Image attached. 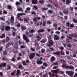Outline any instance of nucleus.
<instances>
[{"instance_id":"46","label":"nucleus","mask_w":77,"mask_h":77,"mask_svg":"<svg viewBox=\"0 0 77 77\" xmlns=\"http://www.w3.org/2000/svg\"><path fill=\"white\" fill-rule=\"evenodd\" d=\"M60 52H61V54H62V55H65V53H64V51H63L62 50H61L60 51Z\"/></svg>"},{"instance_id":"1","label":"nucleus","mask_w":77,"mask_h":77,"mask_svg":"<svg viewBox=\"0 0 77 77\" xmlns=\"http://www.w3.org/2000/svg\"><path fill=\"white\" fill-rule=\"evenodd\" d=\"M59 69H57L56 70H53V74H51V72L49 73V75H50V77H53V75H55V74H54V73L55 74H57V73H59L58 71Z\"/></svg>"},{"instance_id":"34","label":"nucleus","mask_w":77,"mask_h":77,"mask_svg":"<svg viewBox=\"0 0 77 77\" xmlns=\"http://www.w3.org/2000/svg\"><path fill=\"white\" fill-rule=\"evenodd\" d=\"M39 2L40 3H41V4H44V0H40L39 1Z\"/></svg>"},{"instance_id":"50","label":"nucleus","mask_w":77,"mask_h":77,"mask_svg":"<svg viewBox=\"0 0 77 77\" xmlns=\"http://www.w3.org/2000/svg\"><path fill=\"white\" fill-rule=\"evenodd\" d=\"M48 40H50L51 39V35H49L48 36Z\"/></svg>"},{"instance_id":"7","label":"nucleus","mask_w":77,"mask_h":77,"mask_svg":"<svg viewBox=\"0 0 77 77\" xmlns=\"http://www.w3.org/2000/svg\"><path fill=\"white\" fill-rule=\"evenodd\" d=\"M5 31H9L11 30V27L9 26H7L5 27Z\"/></svg>"},{"instance_id":"39","label":"nucleus","mask_w":77,"mask_h":77,"mask_svg":"<svg viewBox=\"0 0 77 77\" xmlns=\"http://www.w3.org/2000/svg\"><path fill=\"white\" fill-rule=\"evenodd\" d=\"M16 72V70H14L12 73H11V74L12 75H15V73Z\"/></svg>"},{"instance_id":"26","label":"nucleus","mask_w":77,"mask_h":77,"mask_svg":"<svg viewBox=\"0 0 77 77\" xmlns=\"http://www.w3.org/2000/svg\"><path fill=\"white\" fill-rule=\"evenodd\" d=\"M47 6L48 8H53V6H52V5H51L50 4H47Z\"/></svg>"},{"instance_id":"24","label":"nucleus","mask_w":77,"mask_h":77,"mask_svg":"<svg viewBox=\"0 0 77 77\" xmlns=\"http://www.w3.org/2000/svg\"><path fill=\"white\" fill-rule=\"evenodd\" d=\"M35 32L34 29H31L30 31H29L30 33H35Z\"/></svg>"},{"instance_id":"11","label":"nucleus","mask_w":77,"mask_h":77,"mask_svg":"<svg viewBox=\"0 0 77 77\" xmlns=\"http://www.w3.org/2000/svg\"><path fill=\"white\" fill-rule=\"evenodd\" d=\"M68 10L65 9L63 11V14H64L68 15Z\"/></svg>"},{"instance_id":"12","label":"nucleus","mask_w":77,"mask_h":77,"mask_svg":"<svg viewBox=\"0 0 77 77\" xmlns=\"http://www.w3.org/2000/svg\"><path fill=\"white\" fill-rule=\"evenodd\" d=\"M42 61L41 60H38L36 62V63L38 65H41V64H42Z\"/></svg>"},{"instance_id":"57","label":"nucleus","mask_w":77,"mask_h":77,"mask_svg":"<svg viewBox=\"0 0 77 77\" xmlns=\"http://www.w3.org/2000/svg\"><path fill=\"white\" fill-rule=\"evenodd\" d=\"M22 63L23 65H26V63L25 61H23L22 62Z\"/></svg>"},{"instance_id":"8","label":"nucleus","mask_w":77,"mask_h":77,"mask_svg":"<svg viewBox=\"0 0 77 77\" xmlns=\"http://www.w3.org/2000/svg\"><path fill=\"white\" fill-rule=\"evenodd\" d=\"M31 2L32 4H34L35 5L38 4V0H32Z\"/></svg>"},{"instance_id":"63","label":"nucleus","mask_w":77,"mask_h":77,"mask_svg":"<svg viewBox=\"0 0 77 77\" xmlns=\"http://www.w3.org/2000/svg\"><path fill=\"white\" fill-rule=\"evenodd\" d=\"M59 15H60L61 16H64L63 14L61 12H60L59 13Z\"/></svg>"},{"instance_id":"5","label":"nucleus","mask_w":77,"mask_h":77,"mask_svg":"<svg viewBox=\"0 0 77 77\" xmlns=\"http://www.w3.org/2000/svg\"><path fill=\"white\" fill-rule=\"evenodd\" d=\"M36 54V52L32 53L29 55V58L30 59H33Z\"/></svg>"},{"instance_id":"6","label":"nucleus","mask_w":77,"mask_h":77,"mask_svg":"<svg viewBox=\"0 0 77 77\" xmlns=\"http://www.w3.org/2000/svg\"><path fill=\"white\" fill-rule=\"evenodd\" d=\"M54 39L55 40L58 41L60 39V37L57 35H54Z\"/></svg>"},{"instance_id":"55","label":"nucleus","mask_w":77,"mask_h":77,"mask_svg":"<svg viewBox=\"0 0 77 77\" xmlns=\"http://www.w3.org/2000/svg\"><path fill=\"white\" fill-rule=\"evenodd\" d=\"M3 12L4 14H7L8 12L7 11L5 10H4L3 11Z\"/></svg>"},{"instance_id":"30","label":"nucleus","mask_w":77,"mask_h":77,"mask_svg":"<svg viewBox=\"0 0 77 77\" xmlns=\"http://www.w3.org/2000/svg\"><path fill=\"white\" fill-rule=\"evenodd\" d=\"M7 7H8V9H12V7L11 6L9 5H8L7 6Z\"/></svg>"},{"instance_id":"62","label":"nucleus","mask_w":77,"mask_h":77,"mask_svg":"<svg viewBox=\"0 0 77 77\" xmlns=\"http://www.w3.org/2000/svg\"><path fill=\"white\" fill-rule=\"evenodd\" d=\"M11 19L12 21L13 22H14V17H11Z\"/></svg>"},{"instance_id":"60","label":"nucleus","mask_w":77,"mask_h":77,"mask_svg":"<svg viewBox=\"0 0 77 77\" xmlns=\"http://www.w3.org/2000/svg\"><path fill=\"white\" fill-rule=\"evenodd\" d=\"M6 23H7L8 25H10V22H9L8 20L6 21Z\"/></svg>"},{"instance_id":"56","label":"nucleus","mask_w":77,"mask_h":77,"mask_svg":"<svg viewBox=\"0 0 77 77\" xmlns=\"http://www.w3.org/2000/svg\"><path fill=\"white\" fill-rule=\"evenodd\" d=\"M70 27H74V24H71L70 26Z\"/></svg>"},{"instance_id":"15","label":"nucleus","mask_w":77,"mask_h":77,"mask_svg":"<svg viewBox=\"0 0 77 77\" xmlns=\"http://www.w3.org/2000/svg\"><path fill=\"white\" fill-rule=\"evenodd\" d=\"M5 37H6V35H5V34L3 33L2 34V36H0V38L1 39H3V38H5Z\"/></svg>"},{"instance_id":"53","label":"nucleus","mask_w":77,"mask_h":77,"mask_svg":"<svg viewBox=\"0 0 77 77\" xmlns=\"http://www.w3.org/2000/svg\"><path fill=\"white\" fill-rule=\"evenodd\" d=\"M73 21L75 23H77V20L75 19H73Z\"/></svg>"},{"instance_id":"49","label":"nucleus","mask_w":77,"mask_h":77,"mask_svg":"<svg viewBox=\"0 0 77 77\" xmlns=\"http://www.w3.org/2000/svg\"><path fill=\"white\" fill-rule=\"evenodd\" d=\"M59 48L60 50H62V51L63 50H64V47L63 46L60 47Z\"/></svg>"},{"instance_id":"44","label":"nucleus","mask_w":77,"mask_h":77,"mask_svg":"<svg viewBox=\"0 0 77 77\" xmlns=\"http://www.w3.org/2000/svg\"><path fill=\"white\" fill-rule=\"evenodd\" d=\"M23 11V9L21 7H19L18 9V11Z\"/></svg>"},{"instance_id":"64","label":"nucleus","mask_w":77,"mask_h":77,"mask_svg":"<svg viewBox=\"0 0 77 77\" xmlns=\"http://www.w3.org/2000/svg\"><path fill=\"white\" fill-rule=\"evenodd\" d=\"M66 54L68 55H69V51H66Z\"/></svg>"},{"instance_id":"47","label":"nucleus","mask_w":77,"mask_h":77,"mask_svg":"<svg viewBox=\"0 0 77 77\" xmlns=\"http://www.w3.org/2000/svg\"><path fill=\"white\" fill-rule=\"evenodd\" d=\"M66 64L64 63L62 65V66L63 68H65V67L66 68Z\"/></svg>"},{"instance_id":"61","label":"nucleus","mask_w":77,"mask_h":77,"mask_svg":"<svg viewBox=\"0 0 77 77\" xmlns=\"http://www.w3.org/2000/svg\"><path fill=\"white\" fill-rule=\"evenodd\" d=\"M11 60L13 62H15V58L13 57V58L11 59Z\"/></svg>"},{"instance_id":"18","label":"nucleus","mask_w":77,"mask_h":77,"mask_svg":"<svg viewBox=\"0 0 77 77\" xmlns=\"http://www.w3.org/2000/svg\"><path fill=\"white\" fill-rule=\"evenodd\" d=\"M30 7H27L26 8V9L25 11V12L26 13V14H27V13H28L27 12V11H29L30 10Z\"/></svg>"},{"instance_id":"35","label":"nucleus","mask_w":77,"mask_h":77,"mask_svg":"<svg viewBox=\"0 0 77 77\" xmlns=\"http://www.w3.org/2000/svg\"><path fill=\"white\" fill-rule=\"evenodd\" d=\"M33 8L35 10H37V9H38V7H37L36 5L34 6Z\"/></svg>"},{"instance_id":"23","label":"nucleus","mask_w":77,"mask_h":77,"mask_svg":"<svg viewBox=\"0 0 77 77\" xmlns=\"http://www.w3.org/2000/svg\"><path fill=\"white\" fill-rule=\"evenodd\" d=\"M59 53H60V52L57 51L54 53V55H57V56H59Z\"/></svg>"},{"instance_id":"33","label":"nucleus","mask_w":77,"mask_h":77,"mask_svg":"<svg viewBox=\"0 0 77 77\" xmlns=\"http://www.w3.org/2000/svg\"><path fill=\"white\" fill-rule=\"evenodd\" d=\"M43 66H45V67H47V64L45 62H44L43 63Z\"/></svg>"},{"instance_id":"52","label":"nucleus","mask_w":77,"mask_h":77,"mask_svg":"<svg viewBox=\"0 0 77 77\" xmlns=\"http://www.w3.org/2000/svg\"><path fill=\"white\" fill-rule=\"evenodd\" d=\"M8 43L9 44V45H14V43L13 42H8Z\"/></svg>"},{"instance_id":"16","label":"nucleus","mask_w":77,"mask_h":77,"mask_svg":"<svg viewBox=\"0 0 77 77\" xmlns=\"http://www.w3.org/2000/svg\"><path fill=\"white\" fill-rule=\"evenodd\" d=\"M48 12L50 14H54V11L52 10H49Z\"/></svg>"},{"instance_id":"4","label":"nucleus","mask_w":77,"mask_h":77,"mask_svg":"<svg viewBox=\"0 0 77 77\" xmlns=\"http://www.w3.org/2000/svg\"><path fill=\"white\" fill-rule=\"evenodd\" d=\"M26 14L25 13H18L17 14V18L18 20H20L21 18L20 16H22V15H26Z\"/></svg>"},{"instance_id":"58","label":"nucleus","mask_w":77,"mask_h":77,"mask_svg":"<svg viewBox=\"0 0 77 77\" xmlns=\"http://www.w3.org/2000/svg\"><path fill=\"white\" fill-rule=\"evenodd\" d=\"M9 46H10V45H9V43L8 44H6V47L7 48H8V47H9Z\"/></svg>"},{"instance_id":"38","label":"nucleus","mask_w":77,"mask_h":77,"mask_svg":"<svg viewBox=\"0 0 77 77\" xmlns=\"http://www.w3.org/2000/svg\"><path fill=\"white\" fill-rule=\"evenodd\" d=\"M7 53L6 51H4L3 52V55H7Z\"/></svg>"},{"instance_id":"17","label":"nucleus","mask_w":77,"mask_h":77,"mask_svg":"<svg viewBox=\"0 0 77 77\" xmlns=\"http://www.w3.org/2000/svg\"><path fill=\"white\" fill-rule=\"evenodd\" d=\"M47 41V39L44 38L41 41V43H45V42H46Z\"/></svg>"},{"instance_id":"36","label":"nucleus","mask_w":77,"mask_h":77,"mask_svg":"<svg viewBox=\"0 0 77 77\" xmlns=\"http://www.w3.org/2000/svg\"><path fill=\"white\" fill-rule=\"evenodd\" d=\"M71 3V0H66V3L67 4V3Z\"/></svg>"},{"instance_id":"13","label":"nucleus","mask_w":77,"mask_h":77,"mask_svg":"<svg viewBox=\"0 0 77 77\" xmlns=\"http://www.w3.org/2000/svg\"><path fill=\"white\" fill-rule=\"evenodd\" d=\"M57 24L54 23L53 24V27H54V29L56 30H57Z\"/></svg>"},{"instance_id":"43","label":"nucleus","mask_w":77,"mask_h":77,"mask_svg":"<svg viewBox=\"0 0 77 77\" xmlns=\"http://www.w3.org/2000/svg\"><path fill=\"white\" fill-rule=\"evenodd\" d=\"M11 66L8 65V67L7 68V70H9V69H11Z\"/></svg>"},{"instance_id":"51","label":"nucleus","mask_w":77,"mask_h":77,"mask_svg":"<svg viewBox=\"0 0 77 77\" xmlns=\"http://www.w3.org/2000/svg\"><path fill=\"white\" fill-rule=\"evenodd\" d=\"M66 24L67 27H69V25H70V23L69 22H67Z\"/></svg>"},{"instance_id":"40","label":"nucleus","mask_w":77,"mask_h":77,"mask_svg":"<svg viewBox=\"0 0 77 77\" xmlns=\"http://www.w3.org/2000/svg\"><path fill=\"white\" fill-rule=\"evenodd\" d=\"M16 6H18V5H20V2L17 1L16 2Z\"/></svg>"},{"instance_id":"27","label":"nucleus","mask_w":77,"mask_h":77,"mask_svg":"<svg viewBox=\"0 0 77 77\" xmlns=\"http://www.w3.org/2000/svg\"><path fill=\"white\" fill-rule=\"evenodd\" d=\"M21 29L23 30H25L26 29V27L25 26H21Z\"/></svg>"},{"instance_id":"14","label":"nucleus","mask_w":77,"mask_h":77,"mask_svg":"<svg viewBox=\"0 0 77 77\" xmlns=\"http://www.w3.org/2000/svg\"><path fill=\"white\" fill-rule=\"evenodd\" d=\"M56 60V58H55V57L54 56H52L50 60L51 62H54V60Z\"/></svg>"},{"instance_id":"29","label":"nucleus","mask_w":77,"mask_h":77,"mask_svg":"<svg viewBox=\"0 0 77 77\" xmlns=\"http://www.w3.org/2000/svg\"><path fill=\"white\" fill-rule=\"evenodd\" d=\"M2 67L3 66V67H5V66H6V63H2Z\"/></svg>"},{"instance_id":"21","label":"nucleus","mask_w":77,"mask_h":77,"mask_svg":"<svg viewBox=\"0 0 77 77\" xmlns=\"http://www.w3.org/2000/svg\"><path fill=\"white\" fill-rule=\"evenodd\" d=\"M21 72H20V70H17V71L16 75H19L20 74Z\"/></svg>"},{"instance_id":"28","label":"nucleus","mask_w":77,"mask_h":77,"mask_svg":"<svg viewBox=\"0 0 77 77\" xmlns=\"http://www.w3.org/2000/svg\"><path fill=\"white\" fill-rule=\"evenodd\" d=\"M15 44L16 45V46L15 47V48L16 50H18V43L16 42L15 43Z\"/></svg>"},{"instance_id":"48","label":"nucleus","mask_w":77,"mask_h":77,"mask_svg":"<svg viewBox=\"0 0 77 77\" xmlns=\"http://www.w3.org/2000/svg\"><path fill=\"white\" fill-rule=\"evenodd\" d=\"M31 14L32 15H35L36 14L35 12V11H32L31 12Z\"/></svg>"},{"instance_id":"10","label":"nucleus","mask_w":77,"mask_h":77,"mask_svg":"<svg viewBox=\"0 0 77 77\" xmlns=\"http://www.w3.org/2000/svg\"><path fill=\"white\" fill-rule=\"evenodd\" d=\"M44 32V29H42L40 30H39L38 31V33H43Z\"/></svg>"},{"instance_id":"54","label":"nucleus","mask_w":77,"mask_h":77,"mask_svg":"<svg viewBox=\"0 0 77 77\" xmlns=\"http://www.w3.org/2000/svg\"><path fill=\"white\" fill-rule=\"evenodd\" d=\"M26 42H30V39L29 38H27L26 40Z\"/></svg>"},{"instance_id":"9","label":"nucleus","mask_w":77,"mask_h":77,"mask_svg":"<svg viewBox=\"0 0 77 77\" xmlns=\"http://www.w3.org/2000/svg\"><path fill=\"white\" fill-rule=\"evenodd\" d=\"M66 68H67L68 69H74V67L73 66H66Z\"/></svg>"},{"instance_id":"2","label":"nucleus","mask_w":77,"mask_h":77,"mask_svg":"<svg viewBox=\"0 0 77 77\" xmlns=\"http://www.w3.org/2000/svg\"><path fill=\"white\" fill-rule=\"evenodd\" d=\"M66 73L67 74H68L70 77H72L73 75L74 72L72 71H67L66 72Z\"/></svg>"},{"instance_id":"45","label":"nucleus","mask_w":77,"mask_h":77,"mask_svg":"<svg viewBox=\"0 0 77 77\" xmlns=\"http://www.w3.org/2000/svg\"><path fill=\"white\" fill-rule=\"evenodd\" d=\"M46 25V22L45 21H44L42 25L43 26H45V25Z\"/></svg>"},{"instance_id":"37","label":"nucleus","mask_w":77,"mask_h":77,"mask_svg":"<svg viewBox=\"0 0 77 77\" xmlns=\"http://www.w3.org/2000/svg\"><path fill=\"white\" fill-rule=\"evenodd\" d=\"M23 20H24V22L25 23H27V22H28V20H27L26 18H24L23 19Z\"/></svg>"},{"instance_id":"25","label":"nucleus","mask_w":77,"mask_h":77,"mask_svg":"<svg viewBox=\"0 0 77 77\" xmlns=\"http://www.w3.org/2000/svg\"><path fill=\"white\" fill-rule=\"evenodd\" d=\"M38 20V18L37 17H34L33 19V21L34 22H35V23H37V20Z\"/></svg>"},{"instance_id":"32","label":"nucleus","mask_w":77,"mask_h":77,"mask_svg":"<svg viewBox=\"0 0 77 77\" xmlns=\"http://www.w3.org/2000/svg\"><path fill=\"white\" fill-rule=\"evenodd\" d=\"M23 38L26 41V39L27 38V37L26 35H24L23 36Z\"/></svg>"},{"instance_id":"22","label":"nucleus","mask_w":77,"mask_h":77,"mask_svg":"<svg viewBox=\"0 0 77 77\" xmlns=\"http://www.w3.org/2000/svg\"><path fill=\"white\" fill-rule=\"evenodd\" d=\"M60 61L61 63H66L65 60H64L63 59L60 60Z\"/></svg>"},{"instance_id":"31","label":"nucleus","mask_w":77,"mask_h":77,"mask_svg":"<svg viewBox=\"0 0 77 77\" xmlns=\"http://www.w3.org/2000/svg\"><path fill=\"white\" fill-rule=\"evenodd\" d=\"M6 42H7L10 40V38H9V37L8 36H7L6 37Z\"/></svg>"},{"instance_id":"42","label":"nucleus","mask_w":77,"mask_h":77,"mask_svg":"<svg viewBox=\"0 0 77 77\" xmlns=\"http://www.w3.org/2000/svg\"><path fill=\"white\" fill-rule=\"evenodd\" d=\"M42 10H43V11H47V10H48V8L46 7L43 8Z\"/></svg>"},{"instance_id":"59","label":"nucleus","mask_w":77,"mask_h":77,"mask_svg":"<svg viewBox=\"0 0 77 77\" xmlns=\"http://www.w3.org/2000/svg\"><path fill=\"white\" fill-rule=\"evenodd\" d=\"M30 50H31L32 51H35V49L34 48H31L30 49Z\"/></svg>"},{"instance_id":"3","label":"nucleus","mask_w":77,"mask_h":77,"mask_svg":"<svg viewBox=\"0 0 77 77\" xmlns=\"http://www.w3.org/2000/svg\"><path fill=\"white\" fill-rule=\"evenodd\" d=\"M48 47H51L54 44V42L52 40H50L48 41Z\"/></svg>"},{"instance_id":"41","label":"nucleus","mask_w":77,"mask_h":77,"mask_svg":"<svg viewBox=\"0 0 77 77\" xmlns=\"http://www.w3.org/2000/svg\"><path fill=\"white\" fill-rule=\"evenodd\" d=\"M41 51L42 53H45V50L44 49H42Z\"/></svg>"},{"instance_id":"19","label":"nucleus","mask_w":77,"mask_h":77,"mask_svg":"<svg viewBox=\"0 0 77 77\" xmlns=\"http://www.w3.org/2000/svg\"><path fill=\"white\" fill-rule=\"evenodd\" d=\"M36 38H37V40L38 41H39L41 39V38L39 36V35H37L36 36Z\"/></svg>"},{"instance_id":"20","label":"nucleus","mask_w":77,"mask_h":77,"mask_svg":"<svg viewBox=\"0 0 77 77\" xmlns=\"http://www.w3.org/2000/svg\"><path fill=\"white\" fill-rule=\"evenodd\" d=\"M54 5L55 6V7H56L57 8H58V9H60V6L56 4H54Z\"/></svg>"}]
</instances>
